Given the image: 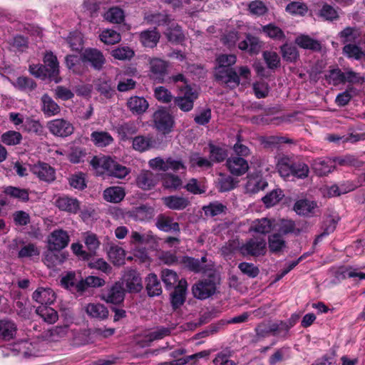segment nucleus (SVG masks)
Returning <instances> with one entry per match:
<instances>
[{
    "label": "nucleus",
    "instance_id": "nucleus-45",
    "mask_svg": "<svg viewBox=\"0 0 365 365\" xmlns=\"http://www.w3.org/2000/svg\"><path fill=\"white\" fill-rule=\"evenodd\" d=\"M160 39V34L156 31V29L153 30H146L142 31L140 35V40L143 45L148 48H154L156 46Z\"/></svg>",
    "mask_w": 365,
    "mask_h": 365
},
{
    "label": "nucleus",
    "instance_id": "nucleus-25",
    "mask_svg": "<svg viewBox=\"0 0 365 365\" xmlns=\"http://www.w3.org/2000/svg\"><path fill=\"white\" fill-rule=\"evenodd\" d=\"M145 290L150 297H158L162 294L160 280L155 273H150L146 277Z\"/></svg>",
    "mask_w": 365,
    "mask_h": 365
},
{
    "label": "nucleus",
    "instance_id": "nucleus-24",
    "mask_svg": "<svg viewBox=\"0 0 365 365\" xmlns=\"http://www.w3.org/2000/svg\"><path fill=\"white\" fill-rule=\"evenodd\" d=\"M209 158L212 163H220L228 158V151L224 147L214 144L212 141L207 143Z\"/></svg>",
    "mask_w": 365,
    "mask_h": 365
},
{
    "label": "nucleus",
    "instance_id": "nucleus-51",
    "mask_svg": "<svg viewBox=\"0 0 365 365\" xmlns=\"http://www.w3.org/2000/svg\"><path fill=\"white\" fill-rule=\"evenodd\" d=\"M339 38L343 44L355 43L359 36L356 27L346 26L338 34Z\"/></svg>",
    "mask_w": 365,
    "mask_h": 365
},
{
    "label": "nucleus",
    "instance_id": "nucleus-47",
    "mask_svg": "<svg viewBox=\"0 0 365 365\" xmlns=\"http://www.w3.org/2000/svg\"><path fill=\"white\" fill-rule=\"evenodd\" d=\"M23 130L38 136L46 135L45 128L41 123L38 120L30 118L25 120Z\"/></svg>",
    "mask_w": 365,
    "mask_h": 365
},
{
    "label": "nucleus",
    "instance_id": "nucleus-27",
    "mask_svg": "<svg viewBox=\"0 0 365 365\" xmlns=\"http://www.w3.org/2000/svg\"><path fill=\"white\" fill-rule=\"evenodd\" d=\"M269 331H271V336L279 341H285L290 337V331L284 320H277L270 323Z\"/></svg>",
    "mask_w": 365,
    "mask_h": 365
},
{
    "label": "nucleus",
    "instance_id": "nucleus-1",
    "mask_svg": "<svg viewBox=\"0 0 365 365\" xmlns=\"http://www.w3.org/2000/svg\"><path fill=\"white\" fill-rule=\"evenodd\" d=\"M277 168L279 175L285 180L289 177L304 180L309 173L308 165L288 156H283L278 160Z\"/></svg>",
    "mask_w": 365,
    "mask_h": 365
},
{
    "label": "nucleus",
    "instance_id": "nucleus-16",
    "mask_svg": "<svg viewBox=\"0 0 365 365\" xmlns=\"http://www.w3.org/2000/svg\"><path fill=\"white\" fill-rule=\"evenodd\" d=\"M311 168L317 176H325L335 168L334 161L328 157L317 158L312 160Z\"/></svg>",
    "mask_w": 365,
    "mask_h": 365
},
{
    "label": "nucleus",
    "instance_id": "nucleus-26",
    "mask_svg": "<svg viewBox=\"0 0 365 365\" xmlns=\"http://www.w3.org/2000/svg\"><path fill=\"white\" fill-rule=\"evenodd\" d=\"M17 331L16 324L8 319H0V339L9 341L13 339Z\"/></svg>",
    "mask_w": 365,
    "mask_h": 365
},
{
    "label": "nucleus",
    "instance_id": "nucleus-15",
    "mask_svg": "<svg viewBox=\"0 0 365 365\" xmlns=\"http://www.w3.org/2000/svg\"><path fill=\"white\" fill-rule=\"evenodd\" d=\"M123 280L126 289L130 293H138L143 289L142 279L140 273L134 269H128L124 275Z\"/></svg>",
    "mask_w": 365,
    "mask_h": 365
},
{
    "label": "nucleus",
    "instance_id": "nucleus-18",
    "mask_svg": "<svg viewBox=\"0 0 365 365\" xmlns=\"http://www.w3.org/2000/svg\"><path fill=\"white\" fill-rule=\"evenodd\" d=\"M102 299L107 303H110L114 305H119L124 302L125 299V289H123L121 283L115 282L108 290L106 294H103Z\"/></svg>",
    "mask_w": 365,
    "mask_h": 365
},
{
    "label": "nucleus",
    "instance_id": "nucleus-21",
    "mask_svg": "<svg viewBox=\"0 0 365 365\" xmlns=\"http://www.w3.org/2000/svg\"><path fill=\"white\" fill-rule=\"evenodd\" d=\"M105 284L106 281L103 278L92 275L88 276L85 279H81L77 282L76 286V292L82 295L88 288L102 287Z\"/></svg>",
    "mask_w": 365,
    "mask_h": 365
},
{
    "label": "nucleus",
    "instance_id": "nucleus-52",
    "mask_svg": "<svg viewBox=\"0 0 365 365\" xmlns=\"http://www.w3.org/2000/svg\"><path fill=\"white\" fill-rule=\"evenodd\" d=\"M342 53L348 58L361 60L365 56V53L361 48L355 43H347L342 48Z\"/></svg>",
    "mask_w": 365,
    "mask_h": 365
},
{
    "label": "nucleus",
    "instance_id": "nucleus-37",
    "mask_svg": "<svg viewBox=\"0 0 365 365\" xmlns=\"http://www.w3.org/2000/svg\"><path fill=\"white\" fill-rule=\"evenodd\" d=\"M273 222L274 220L267 217L257 219L252 222L250 230L259 234L267 235L272 231Z\"/></svg>",
    "mask_w": 365,
    "mask_h": 365
},
{
    "label": "nucleus",
    "instance_id": "nucleus-42",
    "mask_svg": "<svg viewBox=\"0 0 365 365\" xmlns=\"http://www.w3.org/2000/svg\"><path fill=\"white\" fill-rule=\"evenodd\" d=\"M36 313L46 323L53 324L58 318L57 312L48 305H40L36 309Z\"/></svg>",
    "mask_w": 365,
    "mask_h": 365
},
{
    "label": "nucleus",
    "instance_id": "nucleus-32",
    "mask_svg": "<svg viewBox=\"0 0 365 365\" xmlns=\"http://www.w3.org/2000/svg\"><path fill=\"white\" fill-rule=\"evenodd\" d=\"M96 89L106 99H110L116 94L115 86L110 79H98L96 84Z\"/></svg>",
    "mask_w": 365,
    "mask_h": 365
},
{
    "label": "nucleus",
    "instance_id": "nucleus-56",
    "mask_svg": "<svg viewBox=\"0 0 365 365\" xmlns=\"http://www.w3.org/2000/svg\"><path fill=\"white\" fill-rule=\"evenodd\" d=\"M15 88L21 91L31 92L37 86L36 83L32 78L27 76H19L14 83Z\"/></svg>",
    "mask_w": 365,
    "mask_h": 365
},
{
    "label": "nucleus",
    "instance_id": "nucleus-41",
    "mask_svg": "<svg viewBox=\"0 0 365 365\" xmlns=\"http://www.w3.org/2000/svg\"><path fill=\"white\" fill-rule=\"evenodd\" d=\"M91 139L97 147H106L111 145L114 139L107 131H93L91 134Z\"/></svg>",
    "mask_w": 365,
    "mask_h": 365
},
{
    "label": "nucleus",
    "instance_id": "nucleus-7",
    "mask_svg": "<svg viewBox=\"0 0 365 365\" xmlns=\"http://www.w3.org/2000/svg\"><path fill=\"white\" fill-rule=\"evenodd\" d=\"M215 79L232 89L237 88L240 83V76L234 68L215 69Z\"/></svg>",
    "mask_w": 365,
    "mask_h": 365
},
{
    "label": "nucleus",
    "instance_id": "nucleus-10",
    "mask_svg": "<svg viewBox=\"0 0 365 365\" xmlns=\"http://www.w3.org/2000/svg\"><path fill=\"white\" fill-rule=\"evenodd\" d=\"M54 205L60 211L69 214L76 215L81 210V202L77 198L68 195L58 196L56 199Z\"/></svg>",
    "mask_w": 365,
    "mask_h": 365
},
{
    "label": "nucleus",
    "instance_id": "nucleus-17",
    "mask_svg": "<svg viewBox=\"0 0 365 365\" xmlns=\"http://www.w3.org/2000/svg\"><path fill=\"white\" fill-rule=\"evenodd\" d=\"M101 167L106 170L109 175L120 179L125 178L129 173L125 166L118 163L110 157L103 160Z\"/></svg>",
    "mask_w": 365,
    "mask_h": 365
},
{
    "label": "nucleus",
    "instance_id": "nucleus-5",
    "mask_svg": "<svg viewBox=\"0 0 365 365\" xmlns=\"http://www.w3.org/2000/svg\"><path fill=\"white\" fill-rule=\"evenodd\" d=\"M155 128L164 135L169 134L173 129L175 120L165 107H160L153 115Z\"/></svg>",
    "mask_w": 365,
    "mask_h": 365
},
{
    "label": "nucleus",
    "instance_id": "nucleus-36",
    "mask_svg": "<svg viewBox=\"0 0 365 365\" xmlns=\"http://www.w3.org/2000/svg\"><path fill=\"white\" fill-rule=\"evenodd\" d=\"M268 248L271 254L277 255L286 248L287 243L280 233H274L268 236Z\"/></svg>",
    "mask_w": 365,
    "mask_h": 365
},
{
    "label": "nucleus",
    "instance_id": "nucleus-46",
    "mask_svg": "<svg viewBox=\"0 0 365 365\" xmlns=\"http://www.w3.org/2000/svg\"><path fill=\"white\" fill-rule=\"evenodd\" d=\"M262 32L266 35V36L272 38L274 41H284L286 38L284 32L279 26L274 24L269 23L262 27Z\"/></svg>",
    "mask_w": 365,
    "mask_h": 365
},
{
    "label": "nucleus",
    "instance_id": "nucleus-31",
    "mask_svg": "<svg viewBox=\"0 0 365 365\" xmlns=\"http://www.w3.org/2000/svg\"><path fill=\"white\" fill-rule=\"evenodd\" d=\"M127 106L132 113L141 115L147 110L149 103L145 98L135 96L128 100Z\"/></svg>",
    "mask_w": 365,
    "mask_h": 365
},
{
    "label": "nucleus",
    "instance_id": "nucleus-39",
    "mask_svg": "<svg viewBox=\"0 0 365 365\" xmlns=\"http://www.w3.org/2000/svg\"><path fill=\"white\" fill-rule=\"evenodd\" d=\"M180 263L182 264L185 269L193 273H204L206 271V265L200 264L199 259L192 257H182Z\"/></svg>",
    "mask_w": 365,
    "mask_h": 365
},
{
    "label": "nucleus",
    "instance_id": "nucleus-3",
    "mask_svg": "<svg viewBox=\"0 0 365 365\" xmlns=\"http://www.w3.org/2000/svg\"><path fill=\"white\" fill-rule=\"evenodd\" d=\"M238 251L245 257L264 256L267 253V242L264 238H250L238 247Z\"/></svg>",
    "mask_w": 365,
    "mask_h": 365
},
{
    "label": "nucleus",
    "instance_id": "nucleus-9",
    "mask_svg": "<svg viewBox=\"0 0 365 365\" xmlns=\"http://www.w3.org/2000/svg\"><path fill=\"white\" fill-rule=\"evenodd\" d=\"M70 237L68 232L62 229L53 230L48 239V248L51 250L61 251L68 245Z\"/></svg>",
    "mask_w": 365,
    "mask_h": 365
},
{
    "label": "nucleus",
    "instance_id": "nucleus-6",
    "mask_svg": "<svg viewBox=\"0 0 365 365\" xmlns=\"http://www.w3.org/2000/svg\"><path fill=\"white\" fill-rule=\"evenodd\" d=\"M81 59L84 63H88L95 71H101L106 63L103 53L97 48H86L81 54Z\"/></svg>",
    "mask_w": 365,
    "mask_h": 365
},
{
    "label": "nucleus",
    "instance_id": "nucleus-13",
    "mask_svg": "<svg viewBox=\"0 0 365 365\" xmlns=\"http://www.w3.org/2000/svg\"><path fill=\"white\" fill-rule=\"evenodd\" d=\"M156 227L164 232L180 233V224L174 221V218L165 213L159 214L155 219Z\"/></svg>",
    "mask_w": 365,
    "mask_h": 365
},
{
    "label": "nucleus",
    "instance_id": "nucleus-48",
    "mask_svg": "<svg viewBox=\"0 0 365 365\" xmlns=\"http://www.w3.org/2000/svg\"><path fill=\"white\" fill-rule=\"evenodd\" d=\"M86 311L89 316L94 318L105 319L108 317V310L102 304L90 303L87 305Z\"/></svg>",
    "mask_w": 365,
    "mask_h": 365
},
{
    "label": "nucleus",
    "instance_id": "nucleus-20",
    "mask_svg": "<svg viewBox=\"0 0 365 365\" xmlns=\"http://www.w3.org/2000/svg\"><path fill=\"white\" fill-rule=\"evenodd\" d=\"M133 148L140 153H143L156 147L155 139L150 135H139L132 138Z\"/></svg>",
    "mask_w": 365,
    "mask_h": 365
},
{
    "label": "nucleus",
    "instance_id": "nucleus-55",
    "mask_svg": "<svg viewBox=\"0 0 365 365\" xmlns=\"http://www.w3.org/2000/svg\"><path fill=\"white\" fill-rule=\"evenodd\" d=\"M284 197L283 190L280 188L274 189L264 195L262 200L266 207H271L277 205Z\"/></svg>",
    "mask_w": 365,
    "mask_h": 365
},
{
    "label": "nucleus",
    "instance_id": "nucleus-35",
    "mask_svg": "<svg viewBox=\"0 0 365 365\" xmlns=\"http://www.w3.org/2000/svg\"><path fill=\"white\" fill-rule=\"evenodd\" d=\"M41 110L46 116L51 117L60 113V106L52 99V98L48 94H43L41 98Z\"/></svg>",
    "mask_w": 365,
    "mask_h": 365
},
{
    "label": "nucleus",
    "instance_id": "nucleus-40",
    "mask_svg": "<svg viewBox=\"0 0 365 365\" xmlns=\"http://www.w3.org/2000/svg\"><path fill=\"white\" fill-rule=\"evenodd\" d=\"M125 195L123 187L118 186L110 187L103 192V198L107 202L118 203L122 201Z\"/></svg>",
    "mask_w": 365,
    "mask_h": 365
},
{
    "label": "nucleus",
    "instance_id": "nucleus-53",
    "mask_svg": "<svg viewBox=\"0 0 365 365\" xmlns=\"http://www.w3.org/2000/svg\"><path fill=\"white\" fill-rule=\"evenodd\" d=\"M165 34L168 41L175 44H180L185 40L182 28L178 24L174 26L173 28H169Z\"/></svg>",
    "mask_w": 365,
    "mask_h": 365
},
{
    "label": "nucleus",
    "instance_id": "nucleus-8",
    "mask_svg": "<svg viewBox=\"0 0 365 365\" xmlns=\"http://www.w3.org/2000/svg\"><path fill=\"white\" fill-rule=\"evenodd\" d=\"M47 127L51 134L61 138L68 137L74 131L73 125L69 121L63 118L50 120L47 123Z\"/></svg>",
    "mask_w": 365,
    "mask_h": 365
},
{
    "label": "nucleus",
    "instance_id": "nucleus-57",
    "mask_svg": "<svg viewBox=\"0 0 365 365\" xmlns=\"http://www.w3.org/2000/svg\"><path fill=\"white\" fill-rule=\"evenodd\" d=\"M301 230L297 228L296 223L292 220L282 219L280 221L279 232L280 235H287L289 234H294L295 235H299Z\"/></svg>",
    "mask_w": 365,
    "mask_h": 365
},
{
    "label": "nucleus",
    "instance_id": "nucleus-12",
    "mask_svg": "<svg viewBox=\"0 0 365 365\" xmlns=\"http://www.w3.org/2000/svg\"><path fill=\"white\" fill-rule=\"evenodd\" d=\"M43 65L46 66L48 79L51 81L58 83L61 78L59 76V63L56 55L52 51H46L43 56Z\"/></svg>",
    "mask_w": 365,
    "mask_h": 365
},
{
    "label": "nucleus",
    "instance_id": "nucleus-14",
    "mask_svg": "<svg viewBox=\"0 0 365 365\" xmlns=\"http://www.w3.org/2000/svg\"><path fill=\"white\" fill-rule=\"evenodd\" d=\"M187 283L181 279L170 294V304L173 310L179 309L185 302Z\"/></svg>",
    "mask_w": 365,
    "mask_h": 365
},
{
    "label": "nucleus",
    "instance_id": "nucleus-60",
    "mask_svg": "<svg viewBox=\"0 0 365 365\" xmlns=\"http://www.w3.org/2000/svg\"><path fill=\"white\" fill-rule=\"evenodd\" d=\"M285 11L294 16H304L308 11V6L304 2L292 1L286 6Z\"/></svg>",
    "mask_w": 365,
    "mask_h": 365
},
{
    "label": "nucleus",
    "instance_id": "nucleus-43",
    "mask_svg": "<svg viewBox=\"0 0 365 365\" xmlns=\"http://www.w3.org/2000/svg\"><path fill=\"white\" fill-rule=\"evenodd\" d=\"M116 129L120 140L124 141L130 139L138 130V128L134 121L125 122L119 125Z\"/></svg>",
    "mask_w": 365,
    "mask_h": 365
},
{
    "label": "nucleus",
    "instance_id": "nucleus-4",
    "mask_svg": "<svg viewBox=\"0 0 365 365\" xmlns=\"http://www.w3.org/2000/svg\"><path fill=\"white\" fill-rule=\"evenodd\" d=\"M180 96L175 97L174 105L183 112H189L194 107V102L198 98V93L190 85L186 86H178Z\"/></svg>",
    "mask_w": 365,
    "mask_h": 365
},
{
    "label": "nucleus",
    "instance_id": "nucleus-22",
    "mask_svg": "<svg viewBox=\"0 0 365 365\" xmlns=\"http://www.w3.org/2000/svg\"><path fill=\"white\" fill-rule=\"evenodd\" d=\"M56 298V294L51 288L38 287L32 294L34 301L45 306L53 304Z\"/></svg>",
    "mask_w": 365,
    "mask_h": 365
},
{
    "label": "nucleus",
    "instance_id": "nucleus-44",
    "mask_svg": "<svg viewBox=\"0 0 365 365\" xmlns=\"http://www.w3.org/2000/svg\"><path fill=\"white\" fill-rule=\"evenodd\" d=\"M280 52L282 58L286 62L294 63L299 57V51L296 46L285 43L280 46Z\"/></svg>",
    "mask_w": 365,
    "mask_h": 365
},
{
    "label": "nucleus",
    "instance_id": "nucleus-33",
    "mask_svg": "<svg viewBox=\"0 0 365 365\" xmlns=\"http://www.w3.org/2000/svg\"><path fill=\"white\" fill-rule=\"evenodd\" d=\"M2 192L10 198L16 199L22 202H27L29 200V191L26 188L9 185L4 187Z\"/></svg>",
    "mask_w": 365,
    "mask_h": 365
},
{
    "label": "nucleus",
    "instance_id": "nucleus-34",
    "mask_svg": "<svg viewBox=\"0 0 365 365\" xmlns=\"http://www.w3.org/2000/svg\"><path fill=\"white\" fill-rule=\"evenodd\" d=\"M163 202L168 208L173 210H182L190 205L187 198L178 195L165 197Z\"/></svg>",
    "mask_w": 365,
    "mask_h": 365
},
{
    "label": "nucleus",
    "instance_id": "nucleus-49",
    "mask_svg": "<svg viewBox=\"0 0 365 365\" xmlns=\"http://www.w3.org/2000/svg\"><path fill=\"white\" fill-rule=\"evenodd\" d=\"M316 205L314 201L302 199L294 203L293 210L299 215L307 216L313 212Z\"/></svg>",
    "mask_w": 365,
    "mask_h": 365
},
{
    "label": "nucleus",
    "instance_id": "nucleus-54",
    "mask_svg": "<svg viewBox=\"0 0 365 365\" xmlns=\"http://www.w3.org/2000/svg\"><path fill=\"white\" fill-rule=\"evenodd\" d=\"M20 244L23 246L18 252L19 258H31L39 256L40 251L34 243L30 242L25 245L24 241L21 240Z\"/></svg>",
    "mask_w": 365,
    "mask_h": 365
},
{
    "label": "nucleus",
    "instance_id": "nucleus-58",
    "mask_svg": "<svg viewBox=\"0 0 365 365\" xmlns=\"http://www.w3.org/2000/svg\"><path fill=\"white\" fill-rule=\"evenodd\" d=\"M319 15L325 21H335L339 19L337 10L331 5L324 3L319 11Z\"/></svg>",
    "mask_w": 365,
    "mask_h": 365
},
{
    "label": "nucleus",
    "instance_id": "nucleus-64",
    "mask_svg": "<svg viewBox=\"0 0 365 365\" xmlns=\"http://www.w3.org/2000/svg\"><path fill=\"white\" fill-rule=\"evenodd\" d=\"M100 39L106 44L113 45L118 43L121 36L119 33L113 29H106L100 34Z\"/></svg>",
    "mask_w": 365,
    "mask_h": 365
},
{
    "label": "nucleus",
    "instance_id": "nucleus-59",
    "mask_svg": "<svg viewBox=\"0 0 365 365\" xmlns=\"http://www.w3.org/2000/svg\"><path fill=\"white\" fill-rule=\"evenodd\" d=\"M189 162L192 168H211L213 165L210 158L201 157L199 153H193L189 158Z\"/></svg>",
    "mask_w": 365,
    "mask_h": 365
},
{
    "label": "nucleus",
    "instance_id": "nucleus-63",
    "mask_svg": "<svg viewBox=\"0 0 365 365\" xmlns=\"http://www.w3.org/2000/svg\"><path fill=\"white\" fill-rule=\"evenodd\" d=\"M22 140L21 134L15 130H9L3 133L1 136V140L7 145H16Z\"/></svg>",
    "mask_w": 365,
    "mask_h": 365
},
{
    "label": "nucleus",
    "instance_id": "nucleus-28",
    "mask_svg": "<svg viewBox=\"0 0 365 365\" xmlns=\"http://www.w3.org/2000/svg\"><path fill=\"white\" fill-rule=\"evenodd\" d=\"M150 71L155 76V81L158 83H164L168 68L166 62L160 58H154L150 61Z\"/></svg>",
    "mask_w": 365,
    "mask_h": 365
},
{
    "label": "nucleus",
    "instance_id": "nucleus-2",
    "mask_svg": "<svg viewBox=\"0 0 365 365\" xmlns=\"http://www.w3.org/2000/svg\"><path fill=\"white\" fill-rule=\"evenodd\" d=\"M220 278L215 272L209 273L206 278L202 279L192 285L193 296L198 299H206L216 292Z\"/></svg>",
    "mask_w": 365,
    "mask_h": 365
},
{
    "label": "nucleus",
    "instance_id": "nucleus-19",
    "mask_svg": "<svg viewBox=\"0 0 365 365\" xmlns=\"http://www.w3.org/2000/svg\"><path fill=\"white\" fill-rule=\"evenodd\" d=\"M226 165L228 170L236 176L244 175L249 169L247 161L242 157H232L227 158Z\"/></svg>",
    "mask_w": 365,
    "mask_h": 365
},
{
    "label": "nucleus",
    "instance_id": "nucleus-30",
    "mask_svg": "<svg viewBox=\"0 0 365 365\" xmlns=\"http://www.w3.org/2000/svg\"><path fill=\"white\" fill-rule=\"evenodd\" d=\"M162 186L170 191H175L182 186V180L178 176L173 173H165L160 175Z\"/></svg>",
    "mask_w": 365,
    "mask_h": 365
},
{
    "label": "nucleus",
    "instance_id": "nucleus-62",
    "mask_svg": "<svg viewBox=\"0 0 365 365\" xmlns=\"http://www.w3.org/2000/svg\"><path fill=\"white\" fill-rule=\"evenodd\" d=\"M270 324L262 322L255 328V336L252 339L253 343H257L261 340L271 336Z\"/></svg>",
    "mask_w": 365,
    "mask_h": 365
},
{
    "label": "nucleus",
    "instance_id": "nucleus-38",
    "mask_svg": "<svg viewBox=\"0 0 365 365\" xmlns=\"http://www.w3.org/2000/svg\"><path fill=\"white\" fill-rule=\"evenodd\" d=\"M295 43L300 48L304 49H309L313 51H320L322 50L321 43L308 35L302 34L296 38Z\"/></svg>",
    "mask_w": 365,
    "mask_h": 365
},
{
    "label": "nucleus",
    "instance_id": "nucleus-61",
    "mask_svg": "<svg viewBox=\"0 0 365 365\" xmlns=\"http://www.w3.org/2000/svg\"><path fill=\"white\" fill-rule=\"evenodd\" d=\"M237 57L234 54H220L216 58L215 69L230 68L235 64Z\"/></svg>",
    "mask_w": 365,
    "mask_h": 365
},
{
    "label": "nucleus",
    "instance_id": "nucleus-50",
    "mask_svg": "<svg viewBox=\"0 0 365 365\" xmlns=\"http://www.w3.org/2000/svg\"><path fill=\"white\" fill-rule=\"evenodd\" d=\"M161 279L165 284V287L167 290L175 289L176 283L180 280L179 279L178 274L169 269H163L161 271Z\"/></svg>",
    "mask_w": 365,
    "mask_h": 365
},
{
    "label": "nucleus",
    "instance_id": "nucleus-23",
    "mask_svg": "<svg viewBox=\"0 0 365 365\" xmlns=\"http://www.w3.org/2000/svg\"><path fill=\"white\" fill-rule=\"evenodd\" d=\"M68 255L66 252L48 250L45 252L43 262L49 268H54L63 264L67 259Z\"/></svg>",
    "mask_w": 365,
    "mask_h": 365
},
{
    "label": "nucleus",
    "instance_id": "nucleus-29",
    "mask_svg": "<svg viewBox=\"0 0 365 365\" xmlns=\"http://www.w3.org/2000/svg\"><path fill=\"white\" fill-rule=\"evenodd\" d=\"M157 176L150 170H144L137 178L138 186L144 190H149L155 186L158 182Z\"/></svg>",
    "mask_w": 365,
    "mask_h": 365
},
{
    "label": "nucleus",
    "instance_id": "nucleus-11",
    "mask_svg": "<svg viewBox=\"0 0 365 365\" xmlns=\"http://www.w3.org/2000/svg\"><path fill=\"white\" fill-rule=\"evenodd\" d=\"M30 171L41 181L51 182L56 179V170L49 164L38 161L30 165Z\"/></svg>",
    "mask_w": 365,
    "mask_h": 365
}]
</instances>
